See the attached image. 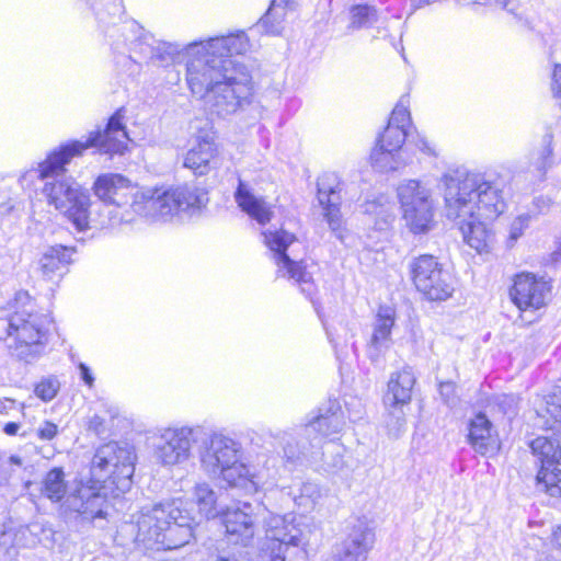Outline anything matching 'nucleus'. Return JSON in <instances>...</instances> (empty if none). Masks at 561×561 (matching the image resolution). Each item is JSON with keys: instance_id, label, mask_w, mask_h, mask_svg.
Returning a JSON list of instances; mask_svg holds the SVG:
<instances>
[{"instance_id": "nucleus-1", "label": "nucleus", "mask_w": 561, "mask_h": 561, "mask_svg": "<svg viewBox=\"0 0 561 561\" xmlns=\"http://www.w3.org/2000/svg\"><path fill=\"white\" fill-rule=\"evenodd\" d=\"M123 121L119 110L110 117L103 131H92L80 140L60 145L36 168L25 171L20 176L21 184L34 178L42 180L44 184L41 193L47 205L65 216L78 231H85L90 227V194L73 178L65 175L66 165L89 148H98L103 153L122 154L129 140Z\"/></svg>"}, {"instance_id": "nucleus-2", "label": "nucleus", "mask_w": 561, "mask_h": 561, "mask_svg": "<svg viewBox=\"0 0 561 561\" xmlns=\"http://www.w3.org/2000/svg\"><path fill=\"white\" fill-rule=\"evenodd\" d=\"M444 214L460 230L463 241L478 253L488 252L493 237L485 221L506 209V195L500 181L465 169L449 170L440 178Z\"/></svg>"}, {"instance_id": "nucleus-3", "label": "nucleus", "mask_w": 561, "mask_h": 561, "mask_svg": "<svg viewBox=\"0 0 561 561\" xmlns=\"http://www.w3.org/2000/svg\"><path fill=\"white\" fill-rule=\"evenodd\" d=\"M265 529V550L271 561H291V557L306 558L301 547V531L293 524L291 515H276L261 504L242 503L237 507L227 508L221 516L228 540L248 546L254 537L259 520Z\"/></svg>"}, {"instance_id": "nucleus-4", "label": "nucleus", "mask_w": 561, "mask_h": 561, "mask_svg": "<svg viewBox=\"0 0 561 561\" xmlns=\"http://www.w3.org/2000/svg\"><path fill=\"white\" fill-rule=\"evenodd\" d=\"M196 517L186 510L182 499H173L142 507L124 523L121 537H130L144 551L173 550L187 545L194 538Z\"/></svg>"}, {"instance_id": "nucleus-5", "label": "nucleus", "mask_w": 561, "mask_h": 561, "mask_svg": "<svg viewBox=\"0 0 561 561\" xmlns=\"http://www.w3.org/2000/svg\"><path fill=\"white\" fill-rule=\"evenodd\" d=\"M199 463L210 478L248 491H257L272 484L276 473L274 458L262 454L255 461L245 460L242 444L221 432L209 434L199 450Z\"/></svg>"}, {"instance_id": "nucleus-6", "label": "nucleus", "mask_w": 561, "mask_h": 561, "mask_svg": "<svg viewBox=\"0 0 561 561\" xmlns=\"http://www.w3.org/2000/svg\"><path fill=\"white\" fill-rule=\"evenodd\" d=\"M226 67L225 64L216 67L205 60H190L186 68L191 92L204 99L211 114L222 118L244 111L253 100L249 72Z\"/></svg>"}, {"instance_id": "nucleus-7", "label": "nucleus", "mask_w": 561, "mask_h": 561, "mask_svg": "<svg viewBox=\"0 0 561 561\" xmlns=\"http://www.w3.org/2000/svg\"><path fill=\"white\" fill-rule=\"evenodd\" d=\"M10 307L13 309L7 320V336L12 339L10 352L19 360L32 364L45 353L51 319L37 310L35 301L24 290L15 294Z\"/></svg>"}, {"instance_id": "nucleus-8", "label": "nucleus", "mask_w": 561, "mask_h": 561, "mask_svg": "<svg viewBox=\"0 0 561 561\" xmlns=\"http://www.w3.org/2000/svg\"><path fill=\"white\" fill-rule=\"evenodd\" d=\"M539 425L550 436H538L530 443L533 454L540 460L536 486L551 497L561 499V396L549 394L537 408Z\"/></svg>"}, {"instance_id": "nucleus-9", "label": "nucleus", "mask_w": 561, "mask_h": 561, "mask_svg": "<svg viewBox=\"0 0 561 561\" xmlns=\"http://www.w3.org/2000/svg\"><path fill=\"white\" fill-rule=\"evenodd\" d=\"M137 455L135 448L127 443L110 442L100 446L91 460L90 472L93 484L106 502V490L113 497L126 493L131 486Z\"/></svg>"}, {"instance_id": "nucleus-10", "label": "nucleus", "mask_w": 561, "mask_h": 561, "mask_svg": "<svg viewBox=\"0 0 561 561\" xmlns=\"http://www.w3.org/2000/svg\"><path fill=\"white\" fill-rule=\"evenodd\" d=\"M39 491L43 497L60 503L66 513H77L87 519L106 516L104 496L94 486L82 481L68 482L62 468L50 469L43 477Z\"/></svg>"}, {"instance_id": "nucleus-11", "label": "nucleus", "mask_w": 561, "mask_h": 561, "mask_svg": "<svg viewBox=\"0 0 561 561\" xmlns=\"http://www.w3.org/2000/svg\"><path fill=\"white\" fill-rule=\"evenodd\" d=\"M130 207L139 216L168 220L184 211L199 210L208 202L207 192L195 185L175 188H144L133 195Z\"/></svg>"}, {"instance_id": "nucleus-12", "label": "nucleus", "mask_w": 561, "mask_h": 561, "mask_svg": "<svg viewBox=\"0 0 561 561\" xmlns=\"http://www.w3.org/2000/svg\"><path fill=\"white\" fill-rule=\"evenodd\" d=\"M411 124L409 100L403 96L394 106L387 127L371 151L370 159L375 169L388 172L398 170L405 164V161L401 160L400 150L407 138L410 137Z\"/></svg>"}, {"instance_id": "nucleus-13", "label": "nucleus", "mask_w": 561, "mask_h": 561, "mask_svg": "<svg viewBox=\"0 0 561 561\" xmlns=\"http://www.w3.org/2000/svg\"><path fill=\"white\" fill-rule=\"evenodd\" d=\"M264 243L273 253V259L277 265V275L293 279L299 285L300 290L307 297H311L316 291L312 273L308 271V266L301 261H297L295 247L300 245L297 238L283 229L263 233Z\"/></svg>"}, {"instance_id": "nucleus-14", "label": "nucleus", "mask_w": 561, "mask_h": 561, "mask_svg": "<svg viewBox=\"0 0 561 561\" xmlns=\"http://www.w3.org/2000/svg\"><path fill=\"white\" fill-rule=\"evenodd\" d=\"M203 428L199 425H176L160 427L153 435L152 453L160 466L173 468L190 461L193 446Z\"/></svg>"}, {"instance_id": "nucleus-15", "label": "nucleus", "mask_w": 561, "mask_h": 561, "mask_svg": "<svg viewBox=\"0 0 561 561\" xmlns=\"http://www.w3.org/2000/svg\"><path fill=\"white\" fill-rule=\"evenodd\" d=\"M403 219L413 233L431 229L435 201L432 188L419 180H404L397 188Z\"/></svg>"}, {"instance_id": "nucleus-16", "label": "nucleus", "mask_w": 561, "mask_h": 561, "mask_svg": "<svg viewBox=\"0 0 561 561\" xmlns=\"http://www.w3.org/2000/svg\"><path fill=\"white\" fill-rule=\"evenodd\" d=\"M249 49V39L244 32H238L228 36H217L199 43H192L187 46L190 60H205L208 65L227 66L226 68L245 69L237 65L231 57L244 54Z\"/></svg>"}, {"instance_id": "nucleus-17", "label": "nucleus", "mask_w": 561, "mask_h": 561, "mask_svg": "<svg viewBox=\"0 0 561 561\" xmlns=\"http://www.w3.org/2000/svg\"><path fill=\"white\" fill-rule=\"evenodd\" d=\"M345 425L344 416L339 407L332 404L325 412L319 411L302 428L304 438L299 447L294 448L288 442L284 446V454L289 460L308 456L309 448L320 447L322 439L340 433Z\"/></svg>"}, {"instance_id": "nucleus-18", "label": "nucleus", "mask_w": 561, "mask_h": 561, "mask_svg": "<svg viewBox=\"0 0 561 561\" xmlns=\"http://www.w3.org/2000/svg\"><path fill=\"white\" fill-rule=\"evenodd\" d=\"M412 279L427 299L446 300L454 291L451 276L432 255H421L411 263Z\"/></svg>"}, {"instance_id": "nucleus-19", "label": "nucleus", "mask_w": 561, "mask_h": 561, "mask_svg": "<svg viewBox=\"0 0 561 561\" xmlns=\"http://www.w3.org/2000/svg\"><path fill=\"white\" fill-rule=\"evenodd\" d=\"M93 190L95 196L105 205L114 206L115 209L110 211L108 224L117 226L123 222H129L133 218L122 211V208L128 205L133 195L131 182L117 173H105L96 178Z\"/></svg>"}, {"instance_id": "nucleus-20", "label": "nucleus", "mask_w": 561, "mask_h": 561, "mask_svg": "<svg viewBox=\"0 0 561 561\" xmlns=\"http://www.w3.org/2000/svg\"><path fill=\"white\" fill-rule=\"evenodd\" d=\"M346 192V185L341 178L333 172L323 173L317 182V199L322 209V216L330 230L342 239L344 220L341 213L342 193Z\"/></svg>"}, {"instance_id": "nucleus-21", "label": "nucleus", "mask_w": 561, "mask_h": 561, "mask_svg": "<svg viewBox=\"0 0 561 561\" xmlns=\"http://www.w3.org/2000/svg\"><path fill=\"white\" fill-rule=\"evenodd\" d=\"M550 287L530 273L517 274L510 289L512 301L522 311L537 310L546 305Z\"/></svg>"}, {"instance_id": "nucleus-22", "label": "nucleus", "mask_w": 561, "mask_h": 561, "mask_svg": "<svg viewBox=\"0 0 561 561\" xmlns=\"http://www.w3.org/2000/svg\"><path fill=\"white\" fill-rule=\"evenodd\" d=\"M218 148L214 134L199 131L194 136L190 149L183 158V167L190 169L195 175H207L217 168Z\"/></svg>"}, {"instance_id": "nucleus-23", "label": "nucleus", "mask_w": 561, "mask_h": 561, "mask_svg": "<svg viewBox=\"0 0 561 561\" xmlns=\"http://www.w3.org/2000/svg\"><path fill=\"white\" fill-rule=\"evenodd\" d=\"M376 541L374 527L358 519L343 541L339 561H366Z\"/></svg>"}, {"instance_id": "nucleus-24", "label": "nucleus", "mask_w": 561, "mask_h": 561, "mask_svg": "<svg viewBox=\"0 0 561 561\" xmlns=\"http://www.w3.org/2000/svg\"><path fill=\"white\" fill-rule=\"evenodd\" d=\"M131 28L138 36L130 42V50L144 58H156L163 62L174 59L178 47L169 43H158L153 36L145 32L139 25L133 23Z\"/></svg>"}, {"instance_id": "nucleus-25", "label": "nucleus", "mask_w": 561, "mask_h": 561, "mask_svg": "<svg viewBox=\"0 0 561 561\" xmlns=\"http://www.w3.org/2000/svg\"><path fill=\"white\" fill-rule=\"evenodd\" d=\"M394 323L396 309L388 305L380 306L373 323V333L369 341V356L371 358L377 357L381 351L389 348Z\"/></svg>"}, {"instance_id": "nucleus-26", "label": "nucleus", "mask_w": 561, "mask_h": 561, "mask_svg": "<svg viewBox=\"0 0 561 561\" xmlns=\"http://www.w3.org/2000/svg\"><path fill=\"white\" fill-rule=\"evenodd\" d=\"M415 381V376L410 367H404L392 374L388 381L387 392L383 397L385 407H408L412 398Z\"/></svg>"}, {"instance_id": "nucleus-27", "label": "nucleus", "mask_w": 561, "mask_h": 561, "mask_svg": "<svg viewBox=\"0 0 561 561\" xmlns=\"http://www.w3.org/2000/svg\"><path fill=\"white\" fill-rule=\"evenodd\" d=\"M468 438L472 448L481 455L494 454L500 447L492 423L483 413H478L470 421Z\"/></svg>"}, {"instance_id": "nucleus-28", "label": "nucleus", "mask_w": 561, "mask_h": 561, "mask_svg": "<svg viewBox=\"0 0 561 561\" xmlns=\"http://www.w3.org/2000/svg\"><path fill=\"white\" fill-rule=\"evenodd\" d=\"M234 199L241 210L248 214L257 224L265 225L271 220L273 216L271 205L262 197L256 196L252 192V188L241 180H239V185L234 192Z\"/></svg>"}, {"instance_id": "nucleus-29", "label": "nucleus", "mask_w": 561, "mask_h": 561, "mask_svg": "<svg viewBox=\"0 0 561 561\" xmlns=\"http://www.w3.org/2000/svg\"><path fill=\"white\" fill-rule=\"evenodd\" d=\"M73 248L60 244L49 247L38 261L42 276L47 280H54L61 277L68 271V265L72 262L71 256Z\"/></svg>"}, {"instance_id": "nucleus-30", "label": "nucleus", "mask_w": 561, "mask_h": 561, "mask_svg": "<svg viewBox=\"0 0 561 561\" xmlns=\"http://www.w3.org/2000/svg\"><path fill=\"white\" fill-rule=\"evenodd\" d=\"M347 30L351 32L359 30H369L377 25V35L375 37H386L387 30L378 25L380 14L378 9L368 3H354L347 12Z\"/></svg>"}, {"instance_id": "nucleus-31", "label": "nucleus", "mask_w": 561, "mask_h": 561, "mask_svg": "<svg viewBox=\"0 0 561 561\" xmlns=\"http://www.w3.org/2000/svg\"><path fill=\"white\" fill-rule=\"evenodd\" d=\"M194 502L197 505V514H193L187 506L190 505L188 502L186 503V510L187 512L196 517V524L197 526L203 518L209 519L213 517H216L218 515L217 510V496L214 489L207 483V482H199L196 483L193 491ZM184 502V500H182Z\"/></svg>"}, {"instance_id": "nucleus-32", "label": "nucleus", "mask_w": 561, "mask_h": 561, "mask_svg": "<svg viewBox=\"0 0 561 561\" xmlns=\"http://www.w3.org/2000/svg\"><path fill=\"white\" fill-rule=\"evenodd\" d=\"M556 164L553 136L546 134L541 138L540 145L534 148L529 153V167L536 172L540 180L546 178V174Z\"/></svg>"}, {"instance_id": "nucleus-33", "label": "nucleus", "mask_w": 561, "mask_h": 561, "mask_svg": "<svg viewBox=\"0 0 561 561\" xmlns=\"http://www.w3.org/2000/svg\"><path fill=\"white\" fill-rule=\"evenodd\" d=\"M295 504L304 512L313 510L322 499V491L314 482H302L291 492Z\"/></svg>"}, {"instance_id": "nucleus-34", "label": "nucleus", "mask_w": 561, "mask_h": 561, "mask_svg": "<svg viewBox=\"0 0 561 561\" xmlns=\"http://www.w3.org/2000/svg\"><path fill=\"white\" fill-rule=\"evenodd\" d=\"M286 16V2L273 0L266 14L261 19L257 26L262 27L267 34L277 35L283 30V22Z\"/></svg>"}, {"instance_id": "nucleus-35", "label": "nucleus", "mask_w": 561, "mask_h": 561, "mask_svg": "<svg viewBox=\"0 0 561 561\" xmlns=\"http://www.w3.org/2000/svg\"><path fill=\"white\" fill-rule=\"evenodd\" d=\"M405 407H396V408H386V427L388 430V434L392 437H399V435L403 432L405 426Z\"/></svg>"}, {"instance_id": "nucleus-36", "label": "nucleus", "mask_w": 561, "mask_h": 561, "mask_svg": "<svg viewBox=\"0 0 561 561\" xmlns=\"http://www.w3.org/2000/svg\"><path fill=\"white\" fill-rule=\"evenodd\" d=\"M391 205L386 201L385 197H381L378 201L367 202L364 205L363 211L365 214H369L376 217H380L383 222H388V219L391 218Z\"/></svg>"}, {"instance_id": "nucleus-37", "label": "nucleus", "mask_w": 561, "mask_h": 561, "mask_svg": "<svg viewBox=\"0 0 561 561\" xmlns=\"http://www.w3.org/2000/svg\"><path fill=\"white\" fill-rule=\"evenodd\" d=\"M59 390V382L54 377L42 379L35 387V394L43 401L53 400Z\"/></svg>"}, {"instance_id": "nucleus-38", "label": "nucleus", "mask_w": 561, "mask_h": 561, "mask_svg": "<svg viewBox=\"0 0 561 561\" xmlns=\"http://www.w3.org/2000/svg\"><path fill=\"white\" fill-rule=\"evenodd\" d=\"M530 219L529 214H522L512 221L510 226V239L512 241H516L523 236L524 231L529 227Z\"/></svg>"}, {"instance_id": "nucleus-39", "label": "nucleus", "mask_w": 561, "mask_h": 561, "mask_svg": "<svg viewBox=\"0 0 561 561\" xmlns=\"http://www.w3.org/2000/svg\"><path fill=\"white\" fill-rule=\"evenodd\" d=\"M57 434L58 426L50 421H44L36 430V436L42 440H51L57 436Z\"/></svg>"}, {"instance_id": "nucleus-40", "label": "nucleus", "mask_w": 561, "mask_h": 561, "mask_svg": "<svg viewBox=\"0 0 561 561\" xmlns=\"http://www.w3.org/2000/svg\"><path fill=\"white\" fill-rule=\"evenodd\" d=\"M455 390L456 387L454 382L446 381L439 383V394L447 405L453 407L456 404Z\"/></svg>"}, {"instance_id": "nucleus-41", "label": "nucleus", "mask_w": 561, "mask_h": 561, "mask_svg": "<svg viewBox=\"0 0 561 561\" xmlns=\"http://www.w3.org/2000/svg\"><path fill=\"white\" fill-rule=\"evenodd\" d=\"M411 141H413L415 147L425 154L433 157L437 154L434 145L428 141L425 136L417 134L415 137L411 138Z\"/></svg>"}, {"instance_id": "nucleus-42", "label": "nucleus", "mask_w": 561, "mask_h": 561, "mask_svg": "<svg viewBox=\"0 0 561 561\" xmlns=\"http://www.w3.org/2000/svg\"><path fill=\"white\" fill-rule=\"evenodd\" d=\"M547 264L553 266L561 264V236L554 239L553 250L547 259Z\"/></svg>"}, {"instance_id": "nucleus-43", "label": "nucleus", "mask_w": 561, "mask_h": 561, "mask_svg": "<svg viewBox=\"0 0 561 561\" xmlns=\"http://www.w3.org/2000/svg\"><path fill=\"white\" fill-rule=\"evenodd\" d=\"M89 430L93 431L98 435L104 434L105 432V425H104V419L100 415H94L89 421Z\"/></svg>"}, {"instance_id": "nucleus-44", "label": "nucleus", "mask_w": 561, "mask_h": 561, "mask_svg": "<svg viewBox=\"0 0 561 561\" xmlns=\"http://www.w3.org/2000/svg\"><path fill=\"white\" fill-rule=\"evenodd\" d=\"M79 370H80L82 380L91 388L94 383V377H93L92 373L90 371V368L85 364L81 363L79 365Z\"/></svg>"}, {"instance_id": "nucleus-45", "label": "nucleus", "mask_w": 561, "mask_h": 561, "mask_svg": "<svg viewBox=\"0 0 561 561\" xmlns=\"http://www.w3.org/2000/svg\"><path fill=\"white\" fill-rule=\"evenodd\" d=\"M13 210V205L10 201H4L0 203V224L4 218H7Z\"/></svg>"}, {"instance_id": "nucleus-46", "label": "nucleus", "mask_w": 561, "mask_h": 561, "mask_svg": "<svg viewBox=\"0 0 561 561\" xmlns=\"http://www.w3.org/2000/svg\"><path fill=\"white\" fill-rule=\"evenodd\" d=\"M13 405H14L13 400H9V399L1 400L0 399V416L8 415L9 410H12Z\"/></svg>"}, {"instance_id": "nucleus-47", "label": "nucleus", "mask_w": 561, "mask_h": 561, "mask_svg": "<svg viewBox=\"0 0 561 561\" xmlns=\"http://www.w3.org/2000/svg\"><path fill=\"white\" fill-rule=\"evenodd\" d=\"M327 466H328V469L331 471V472H337L339 470H341L343 468V458L341 456H337L334 458L333 462L332 463H329V462H325Z\"/></svg>"}, {"instance_id": "nucleus-48", "label": "nucleus", "mask_w": 561, "mask_h": 561, "mask_svg": "<svg viewBox=\"0 0 561 561\" xmlns=\"http://www.w3.org/2000/svg\"><path fill=\"white\" fill-rule=\"evenodd\" d=\"M551 542L556 549L561 551V524L553 530Z\"/></svg>"}, {"instance_id": "nucleus-49", "label": "nucleus", "mask_w": 561, "mask_h": 561, "mask_svg": "<svg viewBox=\"0 0 561 561\" xmlns=\"http://www.w3.org/2000/svg\"><path fill=\"white\" fill-rule=\"evenodd\" d=\"M20 428V425L19 423H15V422H9L7 424H4L3 426V432L9 435V436H14L18 434V431Z\"/></svg>"}, {"instance_id": "nucleus-50", "label": "nucleus", "mask_w": 561, "mask_h": 561, "mask_svg": "<svg viewBox=\"0 0 561 561\" xmlns=\"http://www.w3.org/2000/svg\"><path fill=\"white\" fill-rule=\"evenodd\" d=\"M10 476V471L5 465L0 466V484L7 482Z\"/></svg>"}, {"instance_id": "nucleus-51", "label": "nucleus", "mask_w": 561, "mask_h": 561, "mask_svg": "<svg viewBox=\"0 0 561 561\" xmlns=\"http://www.w3.org/2000/svg\"><path fill=\"white\" fill-rule=\"evenodd\" d=\"M216 561H239L238 558L233 554L221 553L218 556Z\"/></svg>"}, {"instance_id": "nucleus-52", "label": "nucleus", "mask_w": 561, "mask_h": 561, "mask_svg": "<svg viewBox=\"0 0 561 561\" xmlns=\"http://www.w3.org/2000/svg\"><path fill=\"white\" fill-rule=\"evenodd\" d=\"M500 400V404H507L510 407L515 402V399L512 396H502Z\"/></svg>"}, {"instance_id": "nucleus-53", "label": "nucleus", "mask_w": 561, "mask_h": 561, "mask_svg": "<svg viewBox=\"0 0 561 561\" xmlns=\"http://www.w3.org/2000/svg\"><path fill=\"white\" fill-rule=\"evenodd\" d=\"M535 203H536L537 206H539V204H540V206H543L546 208H548L549 205H550V201L547 199V198H543V197L537 198Z\"/></svg>"}, {"instance_id": "nucleus-54", "label": "nucleus", "mask_w": 561, "mask_h": 561, "mask_svg": "<svg viewBox=\"0 0 561 561\" xmlns=\"http://www.w3.org/2000/svg\"><path fill=\"white\" fill-rule=\"evenodd\" d=\"M535 203H536L537 206H539V204H540V206H543L546 208H548L549 205H550V201L547 199V198H543V197L537 198Z\"/></svg>"}, {"instance_id": "nucleus-55", "label": "nucleus", "mask_w": 561, "mask_h": 561, "mask_svg": "<svg viewBox=\"0 0 561 561\" xmlns=\"http://www.w3.org/2000/svg\"><path fill=\"white\" fill-rule=\"evenodd\" d=\"M9 465H16V466H21L22 465V461L19 457L16 456H11L9 458V461H8Z\"/></svg>"}, {"instance_id": "nucleus-56", "label": "nucleus", "mask_w": 561, "mask_h": 561, "mask_svg": "<svg viewBox=\"0 0 561 561\" xmlns=\"http://www.w3.org/2000/svg\"><path fill=\"white\" fill-rule=\"evenodd\" d=\"M108 413H110L111 417L114 419L115 416L118 415V408L117 407H111L108 409Z\"/></svg>"}, {"instance_id": "nucleus-57", "label": "nucleus", "mask_w": 561, "mask_h": 561, "mask_svg": "<svg viewBox=\"0 0 561 561\" xmlns=\"http://www.w3.org/2000/svg\"><path fill=\"white\" fill-rule=\"evenodd\" d=\"M327 334H328V337H329L330 342L333 344V346H334V347H336V345H335V343H334V340H333V337L331 336V334H330V332H329V331H327Z\"/></svg>"}, {"instance_id": "nucleus-58", "label": "nucleus", "mask_w": 561, "mask_h": 561, "mask_svg": "<svg viewBox=\"0 0 561 561\" xmlns=\"http://www.w3.org/2000/svg\"><path fill=\"white\" fill-rule=\"evenodd\" d=\"M513 412H514V411H507V410H505V411H504V414L513 413Z\"/></svg>"}, {"instance_id": "nucleus-59", "label": "nucleus", "mask_w": 561, "mask_h": 561, "mask_svg": "<svg viewBox=\"0 0 561 561\" xmlns=\"http://www.w3.org/2000/svg\"><path fill=\"white\" fill-rule=\"evenodd\" d=\"M286 436H288V434H287V433H284V435H283V439H284V440L286 439Z\"/></svg>"}]
</instances>
